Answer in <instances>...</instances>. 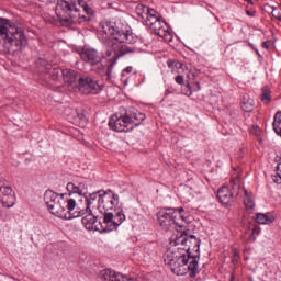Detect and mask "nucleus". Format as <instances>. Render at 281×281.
<instances>
[{"label":"nucleus","mask_w":281,"mask_h":281,"mask_svg":"<svg viewBox=\"0 0 281 281\" xmlns=\"http://www.w3.org/2000/svg\"><path fill=\"white\" fill-rule=\"evenodd\" d=\"M100 26L105 36L112 37L103 41L106 47L105 56L108 58L112 56L114 60H117V58H122L126 54H134L135 47L128 45H135L138 37L133 33V29L126 20L122 16H115L111 21L101 22Z\"/></svg>","instance_id":"obj_1"},{"label":"nucleus","mask_w":281,"mask_h":281,"mask_svg":"<svg viewBox=\"0 0 281 281\" xmlns=\"http://www.w3.org/2000/svg\"><path fill=\"white\" fill-rule=\"evenodd\" d=\"M87 207L83 211V215L87 212H93L99 210L103 212V223L110 231L117 229L126 221V215L120 204V195L115 194L111 189L106 191H99L98 193H91L86 198Z\"/></svg>","instance_id":"obj_2"},{"label":"nucleus","mask_w":281,"mask_h":281,"mask_svg":"<svg viewBox=\"0 0 281 281\" xmlns=\"http://www.w3.org/2000/svg\"><path fill=\"white\" fill-rule=\"evenodd\" d=\"M55 12L61 23L74 25L87 23L93 16V9L87 4V0H58Z\"/></svg>","instance_id":"obj_3"},{"label":"nucleus","mask_w":281,"mask_h":281,"mask_svg":"<svg viewBox=\"0 0 281 281\" xmlns=\"http://www.w3.org/2000/svg\"><path fill=\"white\" fill-rule=\"evenodd\" d=\"M65 196H67L65 193L58 194L52 190L45 191L44 202L50 214L58 216V218H65L66 221L85 216V210H76V200L71 198L65 199Z\"/></svg>","instance_id":"obj_4"},{"label":"nucleus","mask_w":281,"mask_h":281,"mask_svg":"<svg viewBox=\"0 0 281 281\" xmlns=\"http://www.w3.org/2000/svg\"><path fill=\"white\" fill-rule=\"evenodd\" d=\"M0 53L3 52V54L15 52L14 47H27V38L23 29L3 18H0Z\"/></svg>","instance_id":"obj_5"},{"label":"nucleus","mask_w":281,"mask_h":281,"mask_svg":"<svg viewBox=\"0 0 281 281\" xmlns=\"http://www.w3.org/2000/svg\"><path fill=\"white\" fill-rule=\"evenodd\" d=\"M165 262L178 276L181 271H186V267H188L190 278H196V273H199V255H192V250L188 251L186 248H177V250L169 251Z\"/></svg>","instance_id":"obj_6"},{"label":"nucleus","mask_w":281,"mask_h":281,"mask_svg":"<svg viewBox=\"0 0 281 281\" xmlns=\"http://www.w3.org/2000/svg\"><path fill=\"white\" fill-rule=\"evenodd\" d=\"M144 120H146V114L135 108H130L124 115L113 114L110 117L109 127L111 131H116V133H128V131H133L135 126H139Z\"/></svg>","instance_id":"obj_7"},{"label":"nucleus","mask_w":281,"mask_h":281,"mask_svg":"<svg viewBox=\"0 0 281 281\" xmlns=\"http://www.w3.org/2000/svg\"><path fill=\"white\" fill-rule=\"evenodd\" d=\"M157 218L164 229H183L186 227V218L176 209L159 211Z\"/></svg>","instance_id":"obj_8"},{"label":"nucleus","mask_w":281,"mask_h":281,"mask_svg":"<svg viewBox=\"0 0 281 281\" xmlns=\"http://www.w3.org/2000/svg\"><path fill=\"white\" fill-rule=\"evenodd\" d=\"M240 186L238 179H231V189L227 186H223L217 190V199L223 205H231L235 196H238Z\"/></svg>","instance_id":"obj_9"},{"label":"nucleus","mask_w":281,"mask_h":281,"mask_svg":"<svg viewBox=\"0 0 281 281\" xmlns=\"http://www.w3.org/2000/svg\"><path fill=\"white\" fill-rule=\"evenodd\" d=\"M81 60L90 65L92 71L97 74H102L104 70V65L102 64V56L98 53V50L93 48L83 49L80 54Z\"/></svg>","instance_id":"obj_10"},{"label":"nucleus","mask_w":281,"mask_h":281,"mask_svg":"<svg viewBox=\"0 0 281 281\" xmlns=\"http://www.w3.org/2000/svg\"><path fill=\"white\" fill-rule=\"evenodd\" d=\"M188 243H191L193 245L188 247ZM171 245L175 247H179V245L182 247L181 249H184V251H195L199 254L200 247H201V239H198L194 237V235L188 236V233L184 231L180 234L179 237H176L173 241H171ZM187 247V248H186Z\"/></svg>","instance_id":"obj_11"},{"label":"nucleus","mask_w":281,"mask_h":281,"mask_svg":"<svg viewBox=\"0 0 281 281\" xmlns=\"http://www.w3.org/2000/svg\"><path fill=\"white\" fill-rule=\"evenodd\" d=\"M16 204V196L12 187L8 186L5 180H0V216L3 212V207H14Z\"/></svg>","instance_id":"obj_12"},{"label":"nucleus","mask_w":281,"mask_h":281,"mask_svg":"<svg viewBox=\"0 0 281 281\" xmlns=\"http://www.w3.org/2000/svg\"><path fill=\"white\" fill-rule=\"evenodd\" d=\"M80 91V93H83L85 95L93 94L100 92V86L98 81L93 80L89 76H81L78 79V85L75 88V92Z\"/></svg>","instance_id":"obj_13"},{"label":"nucleus","mask_w":281,"mask_h":281,"mask_svg":"<svg viewBox=\"0 0 281 281\" xmlns=\"http://www.w3.org/2000/svg\"><path fill=\"white\" fill-rule=\"evenodd\" d=\"M153 32L160 36V38H165L166 41H172V35L168 27L166 26V22L164 20H158L154 25L149 26Z\"/></svg>","instance_id":"obj_14"},{"label":"nucleus","mask_w":281,"mask_h":281,"mask_svg":"<svg viewBox=\"0 0 281 281\" xmlns=\"http://www.w3.org/2000/svg\"><path fill=\"white\" fill-rule=\"evenodd\" d=\"M81 76H78V71L71 69H64V82L71 87L72 91H76V87H78V80Z\"/></svg>","instance_id":"obj_15"},{"label":"nucleus","mask_w":281,"mask_h":281,"mask_svg":"<svg viewBox=\"0 0 281 281\" xmlns=\"http://www.w3.org/2000/svg\"><path fill=\"white\" fill-rule=\"evenodd\" d=\"M81 222L86 229L89 232L98 229V226L95 225V223H98V217L93 215V211H88L85 217H82Z\"/></svg>","instance_id":"obj_16"},{"label":"nucleus","mask_w":281,"mask_h":281,"mask_svg":"<svg viewBox=\"0 0 281 281\" xmlns=\"http://www.w3.org/2000/svg\"><path fill=\"white\" fill-rule=\"evenodd\" d=\"M99 278L102 281H120L122 273H117L111 269H105L100 272Z\"/></svg>","instance_id":"obj_17"},{"label":"nucleus","mask_w":281,"mask_h":281,"mask_svg":"<svg viewBox=\"0 0 281 281\" xmlns=\"http://www.w3.org/2000/svg\"><path fill=\"white\" fill-rule=\"evenodd\" d=\"M47 75L55 82H60L61 78H65V69L63 68H52V66L46 68Z\"/></svg>","instance_id":"obj_18"},{"label":"nucleus","mask_w":281,"mask_h":281,"mask_svg":"<svg viewBox=\"0 0 281 281\" xmlns=\"http://www.w3.org/2000/svg\"><path fill=\"white\" fill-rule=\"evenodd\" d=\"M256 221L259 225H270V223L276 221V217L270 213H257Z\"/></svg>","instance_id":"obj_19"},{"label":"nucleus","mask_w":281,"mask_h":281,"mask_svg":"<svg viewBox=\"0 0 281 281\" xmlns=\"http://www.w3.org/2000/svg\"><path fill=\"white\" fill-rule=\"evenodd\" d=\"M66 189L71 194H79V196H82L85 190H87L85 183L75 184L74 182L68 183Z\"/></svg>","instance_id":"obj_20"},{"label":"nucleus","mask_w":281,"mask_h":281,"mask_svg":"<svg viewBox=\"0 0 281 281\" xmlns=\"http://www.w3.org/2000/svg\"><path fill=\"white\" fill-rule=\"evenodd\" d=\"M161 18H159V13L154 9L149 12V14L145 18V23L148 27L157 23Z\"/></svg>","instance_id":"obj_21"},{"label":"nucleus","mask_w":281,"mask_h":281,"mask_svg":"<svg viewBox=\"0 0 281 281\" xmlns=\"http://www.w3.org/2000/svg\"><path fill=\"white\" fill-rule=\"evenodd\" d=\"M150 11H153V9L144 4H138L136 7V14L140 16V19H146L150 14Z\"/></svg>","instance_id":"obj_22"},{"label":"nucleus","mask_w":281,"mask_h":281,"mask_svg":"<svg viewBox=\"0 0 281 281\" xmlns=\"http://www.w3.org/2000/svg\"><path fill=\"white\" fill-rule=\"evenodd\" d=\"M245 192V198H244V205L247 207V210H254L256 207V203L254 202V198L247 190H244Z\"/></svg>","instance_id":"obj_23"},{"label":"nucleus","mask_w":281,"mask_h":281,"mask_svg":"<svg viewBox=\"0 0 281 281\" xmlns=\"http://www.w3.org/2000/svg\"><path fill=\"white\" fill-rule=\"evenodd\" d=\"M261 102H263V104L271 102V90H269L268 86L261 89Z\"/></svg>","instance_id":"obj_24"},{"label":"nucleus","mask_w":281,"mask_h":281,"mask_svg":"<svg viewBox=\"0 0 281 281\" xmlns=\"http://www.w3.org/2000/svg\"><path fill=\"white\" fill-rule=\"evenodd\" d=\"M272 181L278 186L281 184V164L277 166L276 175L272 176Z\"/></svg>","instance_id":"obj_25"},{"label":"nucleus","mask_w":281,"mask_h":281,"mask_svg":"<svg viewBox=\"0 0 281 281\" xmlns=\"http://www.w3.org/2000/svg\"><path fill=\"white\" fill-rule=\"evenodd\" d=\"M241 109L246 112V113H251V111H254V103L246 101L241 103Z\"/></svg>","instance_id":"obj_26"},{"label":"nucleus","mask_w":281,"mask_h":281,"mask_svg":"<svg viewBox=\"0 0 281 281\" xmlns=\"http://www.w3.org/2000/svg\"><path fill=\"white\" fill-rule=\"evenodd\" d=\"M271 10V14L273 16V19H277V21L281 22V13L280 10H278V8H273V7H269Z\"/></svg>","instance_id":"obj_27"},{"label":"nucleus","mask_w":281,"mask_h":281,"mask_svg":"<svg viewBox=\"0 0 281 281\" xmlns=\"http://www.w3.org/2000/svg\"><path fill=\"white\" fill-rule=\"evenodd\" d=\"M259 234H260V231L257 227H254L251 229V234L249 235L250 243H255L256 236H258Z\"/></svg>","instance_id":"obj_28"},{"label":"nucleus","mask_w":281,"mask_h":281,"mask_svg":"<svg viewBox=\"0 0 281 281\" xmlns=\"http://www.w3.org/2000/svg\"><path fill=\"white\" fill-rule=\"evenodd\" d=\"M175 81L177 82V85H183V82H184L183 76L178 75V76L175 78Z\"/></svg>","instance_id":"obj_29"},{"label":"nucleus","mask_w":281,"mask_h":281,"mask_svg":"<svg viewBox=\"0 0 281 281\" xmlns=\"http://www.w3.org/2000/svg\"><path fill=\"white\" fill-rule=\"evenodd\" d=\"M132 71H133V67L128 66L123 70L122 76H124V74H131Z\"/></svg>","instance_id":"obj_30"},{"label":"nucleus","mask_w":281,"mask_h":281,"mask_svg":"<svg viewBox=\"0 0 281 281\" xmlns=\"http://www.w3.org/2000/svg\"><path fill=\"white\" fill-rule=\"evenodd\" d=\"M248 16H256V11L246 10Z\"/></svg>","instance_id":"obj_31"},{"label":"nucleus","mask_w":281,"mask_h":281,"mask_svg":"<svg viewBox=\"0 0 281 281\" xmlns=\"http://www.w3.org/2000/svg\"><path fill=\"white\" fill-rule=\"evenodd\" d=\"M194 91H201V83L200 82H195L194 83Z\"/></svg>","instance_id":"obj_32"},{"label":"nucleus","mask_w":281,"mask_h":281,"mask_svg":"<svg viewBox=\"0 0 281 281\" xmlns=\"http://www.w3.org/2000/svg\"><path fill=\"white\" fill-rule=\"evenodd\" d=\"M261 47H263V49H269V42H262Z\"/></svg>","instance_id":"obj_33"},{"label":"nucleus","mask_w":281,"mask_h":281,"mask_svg":"<svg viewBox=\"0 0 281 281\" xmlns=\"http://www.w3.org/2000/svg\"><path fill=\"white\" fill-rule=\"evenodd\" d=\"M167 65L171 69V67H175V60H168Z\"/></svg>","instance_id":"obj_34"},{"label":"nucleus","mask_w":281,"mask_h":281,"mask_svg":"<svg viewBox=\"0 0 281 281\" xmlns=\"http://www.w3.org/2000/svg\"><path fill=\"white\" fill-rule=\"evenodd\" d=\"M112 70H113V65H111V66L108 67L106 74H108L109 77H111V71H112Z\"/></svg>","instance_id":"obj_35"},{"label":"nucleus","mask_w":281,"mask_h":281,"mask_svg":"<svg viewBox=\"0 0 281 281\" xmlns=\"http://www.w3.org/2000/svg\"><path fill=\"white\" fill-rule=\"evenodd\" d=\"M176 212H179V213H180V216H182V215H181V212H183V207H180V209L176 210Z\"/></svg>","instance_id":"obj_36"},{"label":"nucleus","mask_w":281,"mask_h":281,"mask_svg":"<svg viewBox=\"0 0 281 281\" xmlns=\"http://www.w3.org/2000/svg\"><path fill=\"white\" fill-rule=\"evenodd\" d=\"M188 247H194V244L192 243H187Z\"/></svg>","instance_id":"obj_37"},{"label":"nucleus","mask_w":281,"mask_h":281,"mask_svg":"<svg viewBox=\"0 0 281 281\" xmlns=\"http://www.w3.org/2000/svg\"><path fill=\"white\" fill-rule=\"evenodd\" d=\"M188 89H191L190 83L187 85Z\"/></svg>","instance_id":"obj_38"}]
</instances>
